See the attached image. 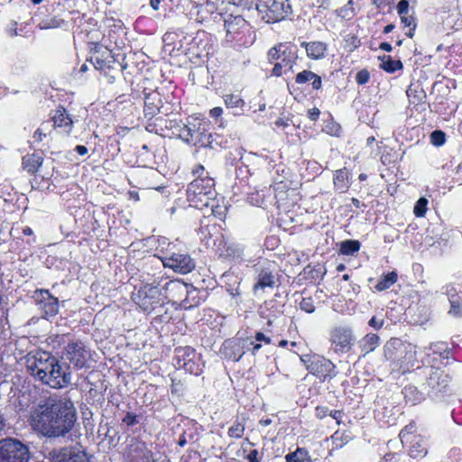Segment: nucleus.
<instances>
[{
  "instance_id": "nucleus-3",
  "label": "nucleus",
  "mask_w": 462,
  "mask_h": 462,
  "mask_svg": "<svg viewBox=\"0 0 462 462\" xmlns=\"http://www.w3.org/2000/svg\"><path fill=\"white\" fill-rule=\"evenodd\" d=\"M42 383L53 389H62L71 383L72 374L69 365L63 366L58 359L37 377Z\"/></svg>"
},
{
  "instance_id": "nucleus-20",
  "label": "nucleus",
  "mask_w": 462,
  "mask_h": 462,
  "mask_svg": "<svg viewBox=\"0 0 462 462\" xmlns=\"http://www.w3.org/2000/svg\"><path fill=\"white\" fill-rule=\"evenodd\" d=\"M409 442L411 443L409 448L411 457L417 458L422 457L427 454L426 441L422 436L416 435Z\"/></svg>"
},
{
  "instance_id": "nucleus-31",
  "label": "nucleus",
  "mask_w": 462,
  "mask_h": 462,
  "mask_svg": "<svg viewBox=\"0 0 462 462\" xmlns=\"http://www.w3.org/2000/svg\"><path fill=\"white\" fill-rule=\"evenodd\" d=\"M245 26V21L241 16H236L233 19L225 21V28L227 34L236 32L241 27Z\"/></svg>"
},
{
  "instance_id": "nucleus-58",
  "label": "nucleus",
  "mask_w": 462,
  "mask_h": 462,
  "mask_svg": "<svg viewBox=\"0 0 462 462\" xmlns=\"http://www.w3.org/2000/svg\"><path fill=\"white\" fill-rule=\"evenodd\" d=\"M381 462H398L397 455L394 453L385 454Z\"/></svg>"
},
{
  "instance_id": "nucleus-6",
  "label": "nucleus",
  "mask_w": 462,
  "mask_h": 462,
  "mask_svg": "<svg viewBox=\"0 0 462 462\" xmlns=\"http://www.w3.org/2000/svg\"><path fill=\"white\" fill-rule=\"evenodd\" d=\"M29 448L16 439H0V462H27Z\"/></svg>"
},
{
  "instance_id": "nucleus-36",
  "label": "nucleus",
  "mask_w": 462,
  "mask_h": 462,
  "mask_svg": "<svg viewBox=\"0 0 462 462\" xmlns=\"http://www.w3.org/2000/svg\"><path fill=\"white\" fill-rule=\"evenodd\" d=\"M287 462H311L307 455L300 449H297L293 453H290L286 456Z\"/></svg>"
},
{
  "instance_id": "nucleus-17",
  "label": "nucleus",
  "mask_w": 462,
  "mask_h": 462,
  "mask_svg": "<svg viewBox=\"0 0 462 462\" xmlns=\"http://www.w3.org/2000/svg\"><path fill=\"white\" fill-rule=\"evenodd\" d=\"M162 100L160 93L153 91L148 93L144 97V115L146 117L152 118L161 112Z\"/></svg>"
},
{
  "instance_id": "nucleus-4",
  "label": "nucleus",
  "mask_w": 462,
  "mask_h": 462,
  "mask_svg": "<svg viewBox=\"0 0 462 462\" xmlns=\"http://www.w3.org/2000/svg\"><path fill=\"white\" fill-rule=\"evenodd\" d=\"M133 300L145 312H152L164 304L162 289L158 286L146 284L132 296Z\"/></svg>"
},
{
  "instance_id": "nucleus-11",
  "label": "nucleus",
  "mask_w": 462,
  "mask_h": 462,
  "mask_svg": "<svg viewBox=\"0 0 462 462\" xmlns=\"http://www.w3.org/2000/svg\"><path fill=\"white\" fill-rule=\"evenodd\" d=\"M162 261L165 267L181 274L190 273L196 266L194 260L188 254H166Z\"/></svg>"
},
{
  "instance_id": "nucleus-47",
  "label": "nucleus",
  "mask_w": 462,
  "mask_h": 462,
  "mask_svg": "<svg viewBox=\"0 0 462 462\" xmlns=\"http://www.w3.org/2000/svg\"><path fill=\"white\" fill-rule=\"evenodd\" d=\"M338 15L346 20H350L354 15V10L352 7H343L338 11Z\"/></svg>"
},
{
  "instance_id": "nucleus-27",
  "label": "nucleus",
  "mask_w": 462,
  "mask_h": 462,
  "mask_svg": "<svg viewBox=\"0 0 462 462\" xmlns=\"http://www.w3.org/2000/svg\"><path fill=\"white\" fill-rule=\"evenodd\" d=\"M295 47L293 45H290L286 43V51L283 53L282 52L280 62L282 65H284L285 68H288L290 69H292L293 64L295 63V60L297 59V53L294 50Z\"/></svg>"
},
{
  "instance_id": "nucleus-14",
  "label": "nucleus",
  "mask_w": 462,
  "mask_h": 462,
  "mask_svg": "<svg viewBox=\"0 0 462 462\" xmlns=\"http://www.w3.org/2000/svg\"><path fill=\"white\" fill-rule=\"evenodd\" d=\"M404 343L399 338H391L383 346V355L393 369L401 370Z\"/></svg>"
},
{
  "instance_id": "nucleus-38",
  "label": "nucleus",
  "mask_w": 462,
  "mask_h": 462,
  "mask_svg": "<svg viewBox=\"0 0 462 462\" xmlns=\"http://www.w3.org/2000/svg\"><path fill=\"white\" fill-rule=\"evenodd\" d=\"M50 123L45 122L41 125V126L35 131L33 134V138L37 142H42L43 138L47 137L48 133L50 132Z\"/></svg>"
},
{
  "instance_id": "nucleus-12",
  "label": "nucleus",
  "mask_w": 462,
  "mask_h": 462,
  "mask_svg": "<svg viewBox=\"0 0 462 462\" xmlns=\"http://www.w3.org/2000/svg\"><path fill=\"white\" fill-rule=\"evenodd\" d=\"M307 367L310 374L322 381L334 378L337 375L336 365L329 359L322 356H313Z\"/></svg>"
},
{
  "instance_id": "nucleus-50",
  "label": "nucleus",
  "mask_w": 462,
  "mask_h": 462,
  "mask_svg": "<svg viewBox=\"0 0 462 462\" xmlns=\"http://www.w3.org/2000/svg\"><path fill=\"white\" fill-rule=\"evenodd\" d=\"M123 422H125L128 426L135 425L138 422L137 417L134 413L127 412L123 419Z\"/></svg>"
},
{
  "instance_id": "nucleus-35",
  "label": "nucleus",
  "mask_w": 462,
  "mask_h": 462,
  "mask_svg": "<svg viewBox=\"0 0 462 462\" xmlns=\"http://www.w3.org/2000/svg\"><path fill=\"white\" fill-rule=\"evenodd\" d=\"M286 51V43H279L275 45L268 51V60L273 62L274 60H278L281 58L282 52Z\"/></svg>"
},
{
  "instance_id": "nucleus-45",
  "label": "nucleus",
  "mask_w": 462,
  "mask_h": 462,
  "mask_svg": "<svg viewBox=\"0 0 462 462\" xmlns=\"http://www.w3.org/2000/svg\"><path fill=\"white\" fill-rule=\"evenodd\" d=\"M369 78V72L366 69H362L356 73V80L358 84L363 85L368 82Z\"/></svg>"
},
{
  "instance_id": "nucleus-1",
  "label": "nucleus",
  "mask_w": 462,
  "mask_h": 462,
  "mask_svg": "<svg viewBox=\"0 0 462 462\" xmlns=\"http://www.w3.org/2000/svg\"><path fill=\"white\" fill-rule=\"evenodd\" d=\"M77 411L69 398L51 394L41 400L30 411L32 430L47 438L64 437L74 427Z\"/></svg>"
},
{
  "instance_id": "nucleus-9",
  "label": "nucleus",
  "mask_w": 462,
  "mask_h": 462,
  "mask_svg": "<svg viewBox=\"0 0 462 462\" xmlns=\"http://www.w3.org/2000/svg\"><path fill=\"white\" fill-rule=\"evenodd\" d=\"M64 356L77 369L87 365L90 358V351L80 340L69 341L64 347Z\"/></svg>"
},
{
  "instance_id": "nucleus-54",
  "label": "nucleus",
  "mask_w": 462,
  "mask_h": 462,
  "mask_svg": "<svg viewBox=\"0 0 462 462\" xmlns=\"http://www.w3.org/2000/svg\"><path fill=\"white\" fill-rule=\"evenodd\" d=\"M192 173L193 175L196 176V178H199V176L205 177V175L208 174L207 172H205L204 167L200 164L195 166V168L192 171Z\"/></svg>"
},
{
  "instance_id": "nucleus-43",
  "label": "nucleus",
  "mask_w": 462,
  "mask_h": 462,
  "mask_svg": "<svg viewBox=\"0 0 462 462\" xmlns=\"http://www.w3.org/2000/svg\"><path fill=\"white\" fill-rule=\"evenodd\" d=\"M450 301V310L449 313L454 316H458L462 313V304L458 300H454L453 298L449 299Z\"/></svg>"
},
{
  "instance_id": "nucleus-29",
  "label": "nucleus",
  "mask_w": 462,
  "mask_h": 462,
  "mask_svg": "<svg viewBox=\"0 0 462 462\" xmlns=\"http://www.w3.org/2000/svg\"><path fill=\"white\" fill-rule=\"evenodd\" d=\"M446 377L447 375L444 374L443 371H440L439 369H432V372L428 379V383L432 388H435L437 386H441L442 388H445L447 382Z\"/></svg>"
},
{
  "instance_id": "nucleus-51",
  "label": "nucleus",
  "mask_w": 462,
  "mask_h": 462,
  "mask_svg": "<svg viewBox=\"0 0 462 462\" xmlns=\"http://www.w3.org/2000/svg\"><path fill=\"white\" fill-rule=\"evenodd\" d=\"M329 412H330V411L328 410V408H327L325 406H318L316 408V416L319 419L325 418L326 416L329 415Z\"/></svg>"
},
{
  "instance_id": "nucleus-2",
  "label": "nucleus",
  "mask_w": 462,
  "mask_h": 462,
  "mask_svg": "<svg viewBox=\"0 0 462 462\" xmlns=\"http://www.w3.org/2000/svg\"><path fill=\"white\" fill-rule=\"evenodd\" d=\"M214 180L208 174L196 178L188 186L187 199L196 208L208 207L215 198Z\"/></svg>"
},
{
  "instance_id": "nucleus-22",
  "label": "nucleus",
  "mask_w": 462,
  "mask_h": 462,
  "mask_svg": "<svg viewBox=\"0 0 462 462\" xmlns=\"http://www.w3.org/2000/svg\"><path fill=\"white\" fill-rule=\"evenodd\" d=\"M226 106L235 109L234 115H242L245 105V100L238 94H226L223 97Z\"/></svg>"
},
{
  "instance_id": "nucleus-32",
  "label": "nucleus",
  "mask_w": 462,
  "mask_h": 462,
  "mask_svg": "<svg viewBox=\"0 0 462 462\" xmlns=\"http://www.w3.org/2000/svg\"><path fill=\"white\" fill-rule=\"evenodd\" d=\"M244 254V248L236 243H230L226 247V255L233 259L241 258Z\"/></svg>"
},
{
  "instance_id": "nucleus-55",
  "label": "nucleus",
  "mask_w": 462,
  "mask_h": 462,
  "mask_svg": "<svg viewBox=\"0 0 462 462\" xmlns=\"http://www.w3.org/2000/svg\"><path fill=\"white\" fill-rule=\"evenodd\" d=\"M313 78L311 79V85L313 88L319 89L321 88L322 80L321 78L317 75L316 73H313Z\"/></svg>"
},
{
  "instance_id": "nucleus-48",
  "label": "nucleus",
  "mask_w": 462,
  "mask_h": 462,
  "mask_svg": "<svg viewBox=\"0 0 462 462\" xmlns=\"http://www.w3.org/2000/svg\"><path fill=\"white\" fill-rule=\"evenodd\" d=\"M401 21L402 23L404 24V26L406 27H416V23H415V18L413 17V15H409L408 14H404V15H401Z\"/></svg>"
},
{
  "instance_id": "nucleus-25",
  "label": "nucleus",
  "mask_w": 462,
  "mask_h": 462,
  "mask_svg": "<svg viewBox=\"0 0 462 462\" xmlns=\"http://www.w3.org/2000/svg\"><path fill=\"white\" fill-rule=\"evenodd\" d=\"M43 159L37 154H29L23 157V165L29 173H35L42 166Z\"/></svg>"
},
{
  "instance_id": "nucleus-49",
  "label": "nucleus",
  "mask_w": 462,
  "mask_h": 462,
  "mask_svg": "<svg viewBox=\"0 0 462 462\" xmlns=\"http://www.w3.org/2000/svg\"><path fill=\"white\" fill-rule=\"evenodd\" d=\"M186 128L188 129V132L191 134V137L193 141L197 138V132L199 130V127L197 125L196 123L188 122L187 124H184Z\"/></svg>"
},
{
  "instance_id": "nucleus-7",
  "label": "nucleus",
  "mask_w": 462,
  "mask_h": 462,
  "mask_svg": "<svg viewBox=\"0 0 462 462\" xmlns=\"http://www.w3.org/2000/svg\"><path fill=\"white\" fill-rule=\"evenodd\" d=\"M123 457L127 462H154L153 453L146 443L135 437H128L125 442Z\"/></svg>"
},
{
  "instance_id": "nucleus-28",
  "label": "nucleus",
  "mask_w": 462,
  "mask_h": 462,
  "mask_svg": "<svg viewBox=\"0 0 462 462\" xmlns=\"http://www.w3.org/2000/svg\"><path fill=\"white\" fill-rule=\"evenodd\" d=\"M397 273L395 272H390L378 281L377 284L375 285V289L378 291H385L397 282Z\"/></svg>"
},
{
  "instance_id": "nucleus-57",
  "label": "nucleus",
  "mask_w": 462,
  "mask_h": 462,
  "mask_svg": "<svg viewBox=\"0 0 462 462\" xmlns=\"http://www.w3.org/2000/svg\"><path fill=\"white\" fill-rule=\"evenodd\" d=\"M255 339L256 341L258 342H264L265 344L269 345L272 343V340L269 337H266L263 333L262 332H257L255 334Z\"/></svg>"
},
{
  "instance_id": "nucleus-64",
  "label": "nucleus",
  "mask_w": 462,
  "mask_h": 462,
  "mask_svg": "<svg viewBox=\"0 0 462 462\" xmlns=\"http://www.w3.org/2000/svg\"><path fill=\"white\" fill-rule=\"evenodd\" d=\"M252 348H251V352L254 356H255L257 354V352L261 349L262 347V345L260 343H254L253 342V345H251Z\"/></svg>"
},
{
  "instance_id": "nucleus-23",
  "label": "nucleus",
  "mask_w": 462,
  "mask_h": 462,
  "mask_svg": "<svg viewBox=\"0 0 462 462\" xmlns=\"http://www.w3.org/2000/svg\"><path fill=\"white\" fill-rule=\"evenodd\" d=\"M350 173L346 168L336 171L334 175V186L340 192H345L350 186L349 182Z\"/></svg>"
},
{
  "instance_id": "nucleus-46",
  "label": "nucleus",
  "mask_w": 462,
  "mask_h": 462,
  "mask_svg": "<svg viewBox=\"0 0 462 462\" xmlns=\"http://www.w3.org/2000/svg\"><path fill=\"white\" fill-rule=\"evenodd\" d=\"M397 12L400 16L407 14L409 12V2L407 0H401L397 4Z\"/></svg>"
},
{
  "instance_id": "nucleus-18",
  "label": "nucleus",
  "mask_w": 462,
  "mask_h": 462,
  "mask_svg": "<svg viewBox=\"0 0 462 462\" xmlns=\"http://www.w3.org/2000/svg\"><path fill=\"white\" fill-rule=\"evenodd\" d=\"M300 45L305 48L307 56L312 60L322 59L327 51V44L322 42H302Z\"/></svg>"
},
{
  "instance_id": "nucleus-5",
  "label": "nucleus",
  "mask_w": 462,
  "mask_h": 462,
  "mask_svg": "<svg viewBox=\"0 0 462 462\" xmlns=\"http://www.w3.org/2000/svg\"><path fill=\"white\" fill-rule=\"evenodd\" d=\"M257 10L267 23H276L291 14L289 0H258Z\"/></svg>"
},
{
  "instance_id": "nucleus-26",
  "label": "nucleus",
  "mask_w": 462,
  "mask_h": 462,
  "mask_svg": "<svg viewBox=\"0 0 462 462\" xmlns=\"http://www.w3.org/2000/svg\"><path fill=\"white\" fill-rule=\"evenodd\" d=\"M381 60L380 68L388 73H393L398 69H402V63L401 60H394L391 56L383 55L379 57Z\"/></svg>"
},
{
  "instance_id": "nucleus-16",
  "label": "nucleus",
  "mask_w": 462,
  "mask_h": 462,
  "mask_svg": "<svg viewBox=\"0 0 462 462\" xmlns=\"http://www.w3.org/2000/svg\"><path fill=\"white\" fill-rule=\"evenodd\" d=\"M53 127L61 129L66 135H69L73 128V120L63 106H60L52 117Z\"/></svg>"
},
{
  "instance_id": "nucleus-63",
  "label": "nucleus",
  "mask_w": 462,
  "mask_h": 462,
  "mask_svg": "<svg viewBox=\"0 0 462 462\" xmlns=\"http://www.w3.org/2000/svg\"><path fill=\"white\" fill-rule=\"evenodd\" d=\"M76 151L79 154V155H85L87 154L88 152V149L86 146L84 145H77L76 146Z\"/></svg>"
},
{
  "instance_id": "nucleus-15",
  "label": "nucleus",
  "mask_w": 462,
  "mask_h": 462,
  "mask_svg": "<svg viewBox=\"0 0 462 462\" xmlns=\"http://www.w3.org/2000/svg\"><path fill=\"white\" fill-rule=\"evenodd\" d=\"M52 462H89L85 451L78 448H63L50 453Z\"/></svg>"
},
{
  "instance_id": "nucleus-42",
  "label": "nucleus",
  "mask_w": 462,
  "mask_h": 462,
  "mask_svg": "<svg viewBox=\"0 0 462 462\" xmlns=\"http://www.w3.org/2000/svg\"><path fill=\"white\" fill-rule=\"evenodd\" d=\"M313 73L314 72H312L310 70H303V71L300 72L296 76V79H295L296 83L304 84L308 81H311L312 78L314 77Z\"/></svg>"
},
{
  "instance_id": "nucleus-13",
  "label": "nucleus",
  "mask_w": 462,
  "mask_h": 462,
  "mask_svg": "<svg viewBox=\"0 0 462 462\" xmlns=\"http://www.w3.org/2000/svg\"><path fill=\"white\" fill-rule=\"evenodd\" d=\"M33 299L39 309L42 311L43 317L48 319L54 317L59 312L58 298L52 296L47 290L36 291Z\"/></svg>"
},
{
  "instance_id": "nucleus-41",
  "label": "nucleus",
  "mask_w": 462,
  "mask_h": 462,
  "mask_svg": "<svg viewBox=\"0 0 462 462\" xmlns=\"http://www.w3.org/2000/svg\"><path fill=\"white\" fill-rule=\"evenodd\" d=\"M251 345H253V341L252 340H250L248 338L240 339L239 343H238V346L242 348V353L238 356H235L234 360L235 361H239L246 351L251 350V348H250Z\"/></svg>"
},
{
  "instance_id": "nucleus-21",
  "label": "nucleus",
  "mask_w": 462,
  "mask_h": 462,
  "mask_svg": "<svg viewBox=\"0 0 462 462\" xmlns=\"http://www.w3.org/2000/svg\"><path fill=\"white\" fill-rule=\"evenodd\" d=\"M404 350L402 354V360L401 364V370L404 373L414 365L416 362V350L415 346L410 343H404Z\"/></svg>"
},
{
  "instance_id": "nucleus-62",
  "label": "nucleus",
  "mask_w": 462,
  "mask_h": 462,
  "mask_svg": "<svg viewBox=\"0 0 462 462\" xmlns=\"http://www.w3.org/2000/svg\"><path fill=\"white\" fill-rule=\"evenodd\" d=\"M176 352L180 355L183 352L184 355H187L188 356H194V349L191 347H186V348H176Z\"/></svg>"
},
{
  "instance_id": "nucleus-53",
  "label": "nucleus",
  "mask_w": 462,
  "mask_h": 462,
  "mask_svg": "<svg viewBox=\"0 0 462 462\" xmlns=\"http://www.w3.org/2000/svg\"><path fill=\"white\" fill-rule=\"evenodd\" d=\"M383 319H378L376 317H373L368 324L373 327L374 329H380L383 326Z\"/></svg>"
},
{
  "instance_id": "nucleus-37",
  "label": "nucleus",
  "mask_w": 462,
  "mask_h": 462,
  "mask_svg": "<svg viewBox=\"0 0 462 462\" xmlns=\"http://www.w3.org/2000/svg\"><path fill=\"white\" fill-rule=\"evenodd\" d=\"M427 205H428V199L425 198H420L416 202L413 212L414 215L418 217H424L426 211H427Z\"/></svg>"
},
{
  "instance_id": "nucleus-52",
  "label": "nucleus",
  "mask_w": 462,
  "mask_h": 462,
  "mask_svg": "<svg viewBox=\"0 0 462 462\" xmlns=\"http://www.w3.org/2000/svg\"><path fill=\"white\" fill-rule=\"evenodd\" d=\"M246 459L248 462H260L261 457L259 456V452L256 449H253L249 452V454L246 456Z\"/></svg>"
},
{
  "instance_id": "nucleus-39",
  "label": "nucleus",
  "mask_w": 462,
  "mask_h": 462,
  "mask_svg": "<svg viewBox=\"0 0 462 462\" xmlns=\"http://www.w3.org/2000/svg\"><path fill=\"white\" fill-rule=\"evenodd\" d=\"M446 141V134L440 130H435L430 134V142L436 146L444 144Z\"/></svg>"
},
{
  "instance_id": "nucleus-34",
  "label": "nucleus",
  "mask_w": 462,
  "mask_h": 462,
  "mask_svg": "<svg viewBox=\"0 0 462 462\" xmlns=\"http://www.w3.org/2000/svg\"><path fill=\"white\" fill-rule=\"evenodd\" d=\"M416 430V426L414 422H411L406 425L400 432L399 437L402 444L405 442H409L415 436L413 433Z\"/></svg>"
},
{
  "instance_id": "nucleus-10",
  "label": "nucleus",
  "mask_w": 462,
  "mask_h": 462,
  "mask_svg": "<svg viewBox=\"0 0 462 462\" xmlns=\"http://www.w3.org/2000/svg\"><path fill=\"white\" fill-rule=\"evenodd\" d=\"M57 358L49 352L35 351L26 356V367L32 376L37 379L42 372L50 367Z\"/></svg>"
},
{
  "instance_id": "nucleus-44",
  "label": "nucleus",
  "mask_w": 462,
  "mask_h": 462,
  "mask_svg": "<svg viewBox=\"0 0 462 462\" xmlns=\"http://www.w3.org/2000/svg\"><path fill=\"white\" fill-rule=\"evenodd\" d=\"M179 136H180V138L181 140H183L184 142H186L188 143L193 142V139L191 137V134H189L188 132V129L186 128L184 124L182 125H180Z\"/></svg>"
},
{
  "instance_id": "nucleus-19",
  "label": "nucleus",
  "mask_w": 462,
  "mask_h": 462,
  "mask_svg": "<svg viewBox=\"0 0 462 462\" xmlns=\"http://www.w3.org/2000/svg\"><path fill=\"white\" fill-rule=\"evenodd\" d=\"M380 344V337L374 333L366 334L359 342L358 346L361 349L362 356H365L367 354L374 351Z\"/></svg>"
},
{
  "instance_id": "nucleus-24",
  "label": "nucleus",
  "mask_w": 462,
  "mask_h": 462,
  "mask_svg": "<svg viewBox=\"0 0 462 462\" xmlns=\"http://www.w3.org/2000/svg\"><path fill=\"white\" fill-rule=\"evenodd\" d=\"M275 284L274 275L268 269H262L258 274L257 282L254 289H264L266 287L273 288Z\"/></svg>"
},
{
  "instance_id": "nucleus-33",
  "label": "nucleus",
  "mask_w": 462,
  "mask_h": 462,
  "mask_svg": "<svg viewBox=\"0 0 462 462\" xmlns=\"http://www.w3.org/2000/svg\"><path fill=\"white\" fill-rule=\"evenodd\" d=\"M245 430V423L239 420H236L235 423L228 429V437L232 439H240L243 437Z\"/></svg>"
},
{
  "instance_id": "nucleus-56",
  "label": "nucleus",
  "mask_w": 462,
  "mask_h": 462,
  "mask_svg": "<svg viewBox=\"0 0 462 462\" xmlns=\"http://www.w3.org/2000/svg\"><path fill=\"white\" fill-rule=\"evenodd\" d=\"M223 114V109L220 106H216L210 109L209 116L213 118H219Z\"/></svg>"
},
{
  "instance_id": "nucleus-40",
  "label": "nucleus",
  "mask_w": 462,
  "mask_h": 462,
  "mask_svg": "<svg viewBox=\"0 0 462 462\" xmlns=\"http://www.w3.org/2000/svg\"><path fill=\"white\" fill-rule=\"evenodd\" d=\"M300 310H304L307 313H312L315 310L314 301L312 298H302L300 302Z\"/></svg>"
},
{
  "instance_id": "nucleus-60",
  "label": "nucleus",
  "mask_w": 462,
  "mask_h": 462,
  "mask_svg": "<svg viewBox=\"0 0 462 462\" xmlns=\"http://www.w3.org/2000/svg\"><path fill=\"white\" fill-rule=\"evenodd\" d=\"M319 110L318 108H312L309 110V117L312 121H316L319 116Z\"/></svg>"
},
{
  "instance_id": "nucleus-59",
  "label": "nucleus",
  "mask_w": 462,
  "mask_h": 462,
  "mask_svg": "<svg viewBox=\"0 0 462 462\" xmlns=\"http://www.w3.org/2000/svg\"><path fill=\"white\" fill-rule=\"evenodd\" d=\"M282 68H285V67L282 63H279V62L275 63V65L273 69V75H274L276 77L281 76L282 73Z\"/></svg>"
},
{
  "instance_id": "nucleus-8",
  "label": "nucleus",
  "mask_w": 462,
  "mask_h": 462,
  "mask_svg": "<svg viewBox=\"0 0 462 462\" xmlns=\"http://www.w3.org/2000/svg\"><path fill=\"white\" fill-rule=\"evenodd\" d=\"M329 340L333 351L341 355L352 349L355 337L350 328L338 326L331 329Z\"/></svg>"
},
{
  "instance_id": "nucleus-61",
  "label": "nucleus",
  "mask_w": 462,
  "mask_h": 462,
  "mask_svg": "<svg viewBox=\"0 0 462 462\" xmlns=\"http://www.w3.org/2000/svg\"><path fill=\"white\" fill-rule=\"evenodd\" d=\"M329 416H331L334 420H336L337 423H340V420L342 418L341 411H330Z\"/></svg>"
},
{
  "instance_id": "nucleus-30",
  "label": "nucleus",
  "mask_w": 462,
  "mask_h": 462,
  "mask_svg": "<svg viewBox=\"0 0 462 462\" xmlns=\"http://www.w3.org/2000/svg\"><path fill=\"white\" fill-rule=\"evenodd\" d=\"M361 244L357 240H346L341 243L340 253L345 255H352L360 250Z\"/></svg>"
}]
</instances>
